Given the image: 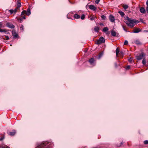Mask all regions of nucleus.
Instances as JSON below:
<instances>
[{"instance_id": "1", "label": "nucleus", "mask_w": 148, "mask_h": 148, "mask_svg": "<svg viewBox=\"0 0 148 148\" xmlns=\"http://www.w3.org/2000/svg\"><path fill=\"white\" fill-rule=\"evenodd\" d=\"M125 22L128 26L133 27L136 23H139V21L135 19L129 18L127 17Z\"/></svg>"}, {"instance_id": "2", "label": "nucleus", "mask_w": 148, "mask_h": 148, "mask_svg": "<svg viewBox=\"0 0 148 148\" xmlns=\"http://www.w3.org/2000/svg\"><path fill=\"white\" fill-rule=\"evenodd\" d=\"M105 42L104 38L102 37L100 38L99 40H97V44H100L101 43H103Z\"/></svg>"}, {"instance_id": "3", "label": "nucleus", "mask_w": 148, "mask_h": 148, "mask_svg": "<svg viewBox=\"0 0 148 148\" xmlns=\"http://www.w3.org/2000/svg\"><path fill=\"white\" fill-rule=\"evenodd\" d=\"M8 134L10 136H14L16 133V131L15 130H13L11 132L8 131L7 132Z\"/></svg>"}, {"instance_id": "4", "label": "nucleus", "mask_w": 148, "mask_h": 148, "mask_svg": "<svg viewBox=\"0 0 148 148\" xmlns=\"http://www.w3.org/2000/svg\"><path fill=\"white\" fill-rule=\"evenodd\" d=\"M145 56V54L143 53H142L141 54L138 56H137L136 58L138 60H139L142 59L144 56Z\"/></svg>"}, {"instance_id": "5", "label": "nucleus", "mask_w": 148, "mask_h": 148, "mask_svg": "<svg viewBox=\"0 0 148 148\" xmlns=\"http://www.w3.org/2000/svg\"><path fill=\"white\" fill-rule=\"evenodd\" d=\"M110 20V21L112 22H113L115 21L114 17L112 15H110L109 17Z\"/></svg>"}, {"instance_id": "6", "label": "nucleus", "mask_w": 148, "mask_h": 148, "mask_svg": "<svg viewBox=\"0 0 148 148\" xmlns=\"http://www.w3.org/2000/svg\"><path fill=\"white\" fill-rule=\"evenodd\" d=\"M12 35L14 38H16L18 36V34L14 30H13L12 31Z\"/></svg>"}, {"instance_id": "7", "label": "nucleus", "mask_w": 148, "mask_h": 148, "mask_svg": "<svg viewBox=\"0 0 148 148\" xmlns=\"http://www.w3.org/2000/svg\"><path fill=\"white\" fill-rule=\"evenodd\" d=\"M140 11L141 13L143 14L145 13L146 12L145 8L143 7H141L140 8Z\"/></svg>"}, {"instance_id": "8", "label": "nucleus", "mask_w": 148, "mask_h": 148, "mask_svg": "<svg viewBox=\"0 0 148 148\" xmlns=\"http://www.w3.org/2000/svg\"><path fill=\"white\" fill-rule=\"evenodd\" d=\"M94 59L93 58H91L89 60V61L91 65H93H93L95 66V64H94Z\"/></svg>"}, {"instance_id": "9", "label": "nucleus", "mask_w": 148, "mask_h": 148, "mask_svg": "<svg viewBox=\"0 0 148 148\" xmlns=\"http://www.w3.org/2000/svg\"><path fill=\"white\" fill-rule=\"evenodd\" d=\"M89 8L91 10H96V8L93 5H89Z\"/></svg>"}, {"instance_id": "10", "label": "nucleus", "mask_w": 148, "mask_h": 148, "mask_svg": "<svg viewBox=\"0 0 148 148\" xmlns=\"http://www.w3.org/2000/svg\"><path fill=\"white\" fill-rule=\"evenodd\" d=\"M7 26L10 28H14V26L13 24H11L9 23L7 24Z\"/></svg>"}, {"instance_id": "11", "label": "nucleus", "mask_w": 148, "mask_h": 148, "mask_svg": "<svg viewBox=\"0 0 148 148\" xmlns=\"http://www.w3.org/2000/svg\"><path fill=\"white\" fill-rule=\"evenodd\" d=\"M31 14L30 10L29 8H28L27 11H26V14L27 15L29 16Z\"/></svg>"}, {"instance_id": "12", "label": "nucleus", "mask_w": 148, "mask_h": 148, "mask_svg": "<svg viewBox=\"0 0 148 148\" xmlns=\"http://www.w3.org/2000/svg\"><path fill=\"white\" fill-rule=\"evenodd\" d=\"M134 42L135 43L138 45H140L141 44L140 41L138 40H135L134 41Z\"/></svg>"}, {"instance_id": "13", "label": "nucleus", "mask_w": 148, "mask_h": 148, "mask_svg": "<svg viewBox=\"0 0 148 148\" xmlns=\"http://www.w3.org/2000/svg\"><path fill=\"white\" fill-rule=\"evenodd\" d=\"M111 34L112 36H116V33L114 30H112L111 32Z\"/></svg>"}, {"instance_id": "14", "label": "nucleus", "mask_w": 148, "mask_h": 148, "mask_svg": "<svg viewBox=\"0 0 148 148\" xmlns=\"http://www.w3.org/2000/svg\"><path fill=\"white\" fill-rule=\"evenodd\" d=\"M21 5L20 2H18L17 3L16 5V8L17 9H19V8L21 7Z\"/></svg>"}, {"instance_id": "15", "label": "nucleus", "mask_w": 148, "mask_h": 148, "mask_svg": "<svg viewBox=\"0 0 148 148\" xmlns=\"http://www.w3.org/2000/svg\"><path fill=\"white\" fill-rule=\"evenodd\" d=\"M73 17L75 18L76 19H78L80 18V16L76 14H74Z\"/></svg>"}, {"instance_id": "16", "label": "nucleus", "mask_w": 148, "mask_h": 148, "mask_svg": "<svg viewBox=\"0 0 148 148\" xmlns=\"http://www.w3.org/2000/svg\"><path fill=\"white\" fill-rule=\"evenodd\" d=\"M94 29L96 32H98L99 31V28L98 27L95 26L94 27Z\"/></svg>"}, {"instance_id": "17", "label": "nucleus", "mask_w": 148, "mask_h": 148, "mask_svg": "<svg viewBox=\"0 0 148 148\" xmlns=\"http://www.w3.org/2000/svg\"><path fill=\"white\" fill-rule=\"evenodd\" d=\"M141 31V30L138 29H136L133 31V32L134 33H138Z\"/></svg>"}, {"instance_id": "18", "label": "nucleus", "mask_w": 148, "mask_h": 148, "mask_svg": "<svg viewBox=\"0 0 148 148\" xmlns=\"http://www.w3.org/2000/svg\"><path fill=\"white\" fill-rule=\"evenodd\" d=\"M118 13L121 15L122 17H123L125 15L124 13L122 12L121 11H119Z\"/></svg>"}, {"instance_id": "19", "label": "nucleus", "mask_w": 148, "mask_h": 148, "mask_svg": "<svg viewBox=\"0 0 148 148\" xmlns=\"http://www.w3.org/2000/svg\"><path fill=\"white\" fill-rule=\"evenodd\" d=\"M95 17V16L94 15H93L92 16H90L89 17V18L90 19V20H91V21H92V20H94Z\"/></svg>"}, {"instance_id": "20", "label": "nucleus", "mask_w": 148, "mask_h": 148, "mask_svg": "<svg viewBox=\"0 0 148 148\" xmlns=\"http://www.w3.org/2000/svg\"><path fill=\"white\" fill-rule=\"evenodd\" d=\"M108 30V27H104L103 30V31L104 32H106V31H107Z\"/></svg>"}, {"instance_id": "21", "label": "nucleus", "mask_w": 148, "mask_h": 148, "mask_svg": "<svg viewBox=\"0 0 148 148\" xmlns=\"http://www.w3.org/2000/svg\"><path fill=\"white\" fill-rule=\"evenodd\" d=\"M146 5H147V7H146V11L147 13L148 14V0L146 2Z\"/></svg>"}, {"instance_id": "22", "label": "nucleus", "mask_w": 148, "mask_h": 148, "mask_svg": "<svg viewBox=\"0 0 148 148\" xmlns=\"http://www.w3.org/2000/svg\"><path fill=\"white\" fill-rule=\"evenodd\" d=\"M119 52V49L118 48H117L116 50V55L117 56H118Z\"/></svg>"}, {"instance_id": "23", "label": "nucleus", "mask_w": 148, "mask_h": 148, "mask_svg": "<svg viewBox=\"0 0 148 148\" xmlns=\"http://www.w3.org/2000/svg\"><path fill=\"white\" fill-rule=\"evenodd\" d=\"M142 63L143 64L145 65L146 63V60L145 58H143L142 60Z\"/></svg>"}, {"instance_id": "24", "label": "nucleus", "mask_w": 148, "mask_h": 148, "mask_svg": "<svg viewBox=\"0 0 148 148\" xmlns=\"http://www.w3.org/2000/svg\"><path fill=\"white\" fill-rule=\"evenodd\" d=\"M123 8L125 10L127 9L128 8V6L127 5H124L123 6Z\"/></svg>"}, {"instance_id": "25", "label": "nucleus", "mask_w": 148, "mask_h": 148, "mask_svg": "<svg viewBox=\"0 0 148 148\" xmlns=\"http://www.w3.org/2000/svg\"><path fill=\"white\" fill-rule=\"evenodd\" d=\"M3 39L5 40H8L9 39V38L8 37V36H5L3 38Z\"/></svg>"}, {"instance_id": "26", "label": "nucleus", "mask_w": 148, "mask_h": 148, "mask_svg": "<svg viewBox=\"0 0 148 148\" xmlns=\"http://www.w3.org/2000/svg\"><path fill=\"white\" fill-rule=\"evenodd\" d=\"M85 17V16L84 14H83L82 15L81 17V19L82 20H83L84 19Z\"/></svg>"}, {"instance_id": "27", "label": "nucleus", "mask_w": 148, "mask_h": 148, "mask_svg": "<svg viewBox=\"0 0 148 148\" xmlns=\"http://www.w3.org/2000/svg\"><path fill=\"white\" fill-rule=\"evenodd\" d=\"M21 15H24V14H26V11L25 10H23L22 12H21Z\"/></svg>"}, {"instance_id": "28", "label": "nucleus", "mask_w": 148, "mask_h": 148, "mask_svg": "<svg viewBox=\"0 0 148 148\" xmlns=\"http://www.w3.org/2000/svg\"><path fill=\"white\" fill-rule=\"evenodd\" d=\"M18 20L20 21V22H21L23 21V18H17Z\"/></svg>"}, {"instance_id": "29", "label": "nucleus", "mask_w": 148, "mask_h": 148, "mask_svg": "<svg viewBox=\"0 0 148 148\" xmlns=\"http://www.w3.org/2000/svg\"><path fill=\"white\" fill-rule=\"evenodd\" d=\"M9 11L10 12L11 14H12L14 12V10H13L11 9L9 10Z\"/></svg>"}, {"instance_id": "30", "label": "nucleus", "mask_w": 148, "mask_h": 148, "mask_svg": "<svg viewBox=\"0 0 148 148\" xmlns=\"http://www.w3.org/2000/svg\"><path fill=\"white\" fill-rule=\"evenodd\" d=\"M101 17L102 19L104 20H105L106 18V16L104 15L102 16Z\"/></svg>"}, {"instance_id": "31", "label": "nucleus", "mask_w": 148, "mask_h": 148, "mask_svg": "<svg viewBox=\"0 0 148 148\" xmlns=\"http://www.w3.org/2000/svg\"><path fill=\"white\" fill-rule=\"evenodd\" d=\"M144 143L145 144H148V140H145L144 141Z\"/></svg>"}, {"instance_id": "32", "label": "nucleus", "mask_w": 148, "mask_h": 148, "mask_svg": "<svg viewBox=\"0 0 148 148\" xmlns=\"http://www.w3.org/2000/svg\"><path fill=\"white\" fill-rule=\"evenodd\" d=\"M128 42L127 40H125L124 42V45H127L128 44Z\"/></svg>"}, {"instance_id": "33", "label": "nucleus", "mask_w": 148, "mask_h": 148, "mask_svg": "<svg viewBox=\"0 0 148 148\" xmlns=\"http://www.w3.org/2000/svg\"><path fill=\"white\" fill-rule=\"evenodd\" d=\"M18 9H17V8H16V9H15L14 10H13L14 12V14H15L16 12H17V10Z\"/></svg>"}, {"instance_id": "34", "label": "nucleus", "mask_w": 148, "mask_h": 148, "mask_svg": "<svg viewBox=\"0 0 148 148\" xmlns=\"http://www.w3.org/2000/svg\"><path fill=\"white\" fill-rule=\"evenodd\" d=\"M0 32H5V31L4 30H3V29H2L0 28Z\"/></svg>"}, {"instance_id": "35", "label": "nucleus", "mask_w": 148, "mask_h": 148, "mask_svg": "<svg viewBox=\"0 0 148 148\" xmlns=\"http://www.w3.org/2000/svg\"><path fill=\"white\" fill-rule=\"evenodd\" d=\"M100 0H96L95 2L97 4H98Z\"/></svg>"}, {"instance_id": "36", "label": "nucleus", "mask_w": 148, "mask_h": 148, "mask_svg": "<svg viewBox=\"0 0 148 148\" xmlns=\"http://www.w3.org/2000/svg\"><path fill=\"white\" fill-rule=\"evenodd\" d=\"M130 66H127V67H126V69H127V70H128V69H130Z\"/></svg>"}, {"instance_id": "37", "label": "nucleus", "mask_w": 148, "mask_h": 148, "mask_svg": "<svg viewBox=\"0 0 148 148\" xmlns=\"http://www.w3.org/2000/svg\"><path fill=\"white\" fill-rule=\"evenodd\" d=\"M20 29H22L23 31V25H22L21 27H20Z\"/></svg>"}, {"instance_id": "38", "label": "nucleus", "mask_w": 148, "mask_h": 148, "mask_svg": "<svg viewBox=\"0 0 148 148\" xmlns=\"http://www.w3.org/2000/svg\"><path fill=\"white\" fill-rule=\"evenodd\" d=\"M4 138L3 137H1L0 138V141L2 140Z\"/></svg>"}, {"instance_id": "39", "label": "nucleus", "mask_w": 148, "mask_h": 148, "mask_svg": "<svg viewBox=\"0 0 148 148\" xmlns=\"http://www.w3.org/2000/svg\"><path fill=\"white\" fill-rule=\"evenodd\" d=\"M2 27V23H0V27Z\"/></svg>"}, {"instance_id": "40", "label": "nucleus", "mask_w": 148, "mask_h": 148, "mask_svg": "<svg viewBox=\"0 0 148 148\" xmlns=\"http://www.w3.org/2000/svg\"><path fill=\"white\" fill-rule=\"evenodd\" d=\"M102 56V54L101 53V54H100L99 55V58H100L101 57V56Z\"/></svg>"}, {"instance_id": "41", "label": "nucleus", "mask_w": 148, "mask_h": 148, "mask_svg": "<svg viewBox=\"0 0 148 148\" xmlns=\"http://www.w3.org/2000/svg\"><path fill=\"white\" fill-rule=\"evenodd\" d=\"M22 18H23V19H25V16H24Z\"/></svg>"}, {"instance_id": "42", "label": "nucleus", "mask_w": 148, "mask_h": 148, "mask_svg": "<svg viewBox=\"0 0 148 148\" xmlns=\"http://www.w3.org/2000/svg\"><path fill=\"white\" fill-rule=\"evenodd\" d=\"M120 53L122 55H123V52L122 51H121L120 52Z\"/></svg>"}, {"instance_id": "43", "label": "nucleus", "mask_w": 148, "mask_h": 148, "mask_svg": "<svg viewBox=\"0 0 148 148\" xmlns=\"http://www.w3.org/2000/svg\"><path fill=\"white\" fill-rule=\"evenodd\" d=\"M115 66L116 67H117V64L116 63H115Z\"/></svg>"}, {"instance_id": "44", "label": "nucleus", "mask_w": 148, "mask_h": 148, "mask_svg": "<svg viewBox=\"0 0 148 148\" xmlns=\"http://www.w3.org/2000/svg\"><path fill=\"white\" fill-rule=\"evenodd\" d=\"M100 25H103V23H101L100 24Z\"/></svg>"}, {"instance_id": "45", "label": "nucleus", "mask_w": 148, "mask_h": 148, "mask_svg": "<svg viewBox=\"0 0 148 148\" xmlns=\"http://www.w3.org/2000/svg\"><path fill=\"white\" fill-rule=\"evenodd\" d=\"M123 29L125 31H126V32H127V31L125 29V28L124 27H123Z\"/></svg>"}, {"instance_id": "46", "label": "nucleus", "mask_w": 148, "mask_h": 148, "mask_svg": "<svg viewBox=\"0 0 148 148\" xmlns=\"http://www.w3.org/2000/svg\"><path fill=\"white\" fill-rule=\"evenodd\" d=\"M129 61L130 62H131V61H132V60H129Z\"/></svg>"}, {"instance_id": "47", "label": "nucleus", "mask_w": 148, "mask_h": 148, "mask_svg": "<svg viewBox=\"0 0 148 148\" xmlns=\"http://www.w3.org/2000/svg\"><path fill=\"white\" fill-rule=\"evenodd\" d=\"M6 148H10V147H9L7 146V147H6Z\"/></svg>"}, {"instance_id": "48", "label": "nucleus", "mask_w": 148, "mask_h": 148, "mask_svg": "<svg viewBox=\"0 0 148 148\" xmlns=\"http://www.w3.org/2000/svg\"><path fill=\"white\" fill-rule=\"evenodd\" d=\"M1 148H5L4 147L2 146Z\"/></svg>"}]
</instances>
